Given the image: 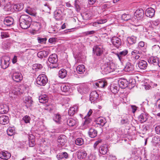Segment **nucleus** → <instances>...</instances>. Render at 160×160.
Here are the masks:
<instances>
[{"mask_svg": "<svg viewBox=\"0 0 160 160\" xmlns=\"http://www.w3.org/2000/svg\"><path fill=\"white\" fill-rule=\"evenodd\" d=\"M32 19L31 18L27 15H22L19 18V22L22 28L26 29L29 28L31 25Z\"/></svg>", "mask_w": 160, "mask_h": 160, "instance_id": "1", "label": "nucleus"}, {"mask_svg": "<svg viewBox=\"0 0 160 160\" xmlns=\"http://www.w3.org/2000/svg\"><path fill=\"white\" fill-rule=\"evenodd\" d=\"M48 60L49 62L51 63L50 65V68H56L58 67V59L57 54H53L50 55L48 58Z\"/></svg>", "mask_w": 160, "mask_h": 160, "instance_id": "2", "label": "nucleus"}, {"mask_svg": "<svg viewBox=\"0 0 160 160\" xmlns=\"http://www.w3.org/2000/svg\"><path fill=\"white\" fill-rule=\"evenodd\" d=\"M114 67L112 63L108 62L105 64L102 68V72L104 74H107L114 71Z\"/></svg>", "mask_w": 160, "mask_h": 160, "instance_id": "3", "label": "nucleus"}, {"mask_svg": "<svg viewBox=\"0 0 160 160\" xmlns=\"http://www.w3.org/2000/svg\"><path fill=\"white\" fill-rule=\"evenodd\" d=\"M48 79L46 75L43 74H40L36 79L37 84L41 86H44L47 83Z\"/></svg>", "mask_w": 160, "mask_h": 160, "instance_id": "4", "label": "nucleus"}, {"mask_svg": "<svg viewBox=\"0 0 160 160\" xmlns=\"http://www.w3.org/2000/svg\"><path fill=\"white\" fill-rule=\"evenodd\" d=\"M10 58L8 56H5L1 58L0 59L1 65L2 68L6 69L8 67L10 63Z\"/></svg>", "mask_w": 160, "mask_h": 160, "instance_id": "5", "label": "nucleus"}, {"mask_svg": "<svg viewBox=\"0 0 160 160\" xmlns=\"http://www.w3.org/2000/svg\"><path fill=\"white\" fill-rule=\"evenodd\" d=\"M93 52L94 55L100 56L103 53V48L101 46L96 45L93 47Z\"/></svg>", "mask_w": 160, "mask_h": 160, "instance_id": "6", "label": "nucleus"}, {"mask_svg": "<svg viewBox=\"0 0 160 160\" xmlns=\"http://www.w3.org/2000/svg\"><path fill=\"white\" fill-rule=\"evenodd\" d=\"M12 79L17 82H19L22 79V76L20 72L13 71L12 76Z\"/></svg>", "mask_w": 160, "mask_h": 160, "instance_id": "7", "label": "nucleus"}, {"mask_svg": "<svg viewBox=\"0 0 160 160\" xmlns=\"http://www.w3.org/2000/svg\"><path fill=\"white\" fill-rule=\"evenodd\" d=\"M121 18L124 21H129L132 24H133L132 22L135 23L137 21L135 18H133L129 14H123L122 15Z\"/></svg>", "mask_w": 160, "mask_h": 160, "instance_id": "8", "label": "nucleus"}, {"mask_svg": "<svg viewBox=\"0 0 160 160\" xmlns=\"http://www.w3.org/2000/svg\"><path fill=\"white\" fill-rule=\"evenodd\" d=\"M113 45L118 48L121 45V41L120 39L117 37H113L111 39Z\"/></svg>", "mask_w": 160, "mask_h": 160, "instance_id": "9", "label": "nucleus"}, {"mask_svg": "<svg viewBox=\"0 0 160 160\" xmlns=\"http://www.w3.org/2000/svg\"><path fill=\"white\" fill-rule=\"evenodd\" d=\"M134 16L137 20H142L144 16V12L142 9L137 10L134 14Z\"/></svg>", "mask_w": 160, "mask_h": 160, "instance_id": "10", "label": "nucleus"}, {"mask_svg": "<svg viewBox=\"0 0 160 160\" xmlns=\"http://www.w3.org/2000/svg\"><path fill=\"white\" fill-rule=\"evenodd\" d=\"M118 83L120 87L122 88L127 87L128 84V82L125 78H121L118 81Z\"/></svg>", "mask_w": 160, "mask_h": 160, "instance_id": "11", "label": "nucleus"}, {"mask_svg": "<svg viewBox=\"0 0 160 160\" xmlns=\"http://www.w3.org/2000/svg\"><path fill=\"white\" fill-rule=\"evenodd\" d=\"M78 91L81 94H83L88 92V89L86 85L82 84L78 88Z\"/></svg>", "mask_w": 160, "mask_h": 160, "instance_id": "12", "label": "nucleus"}, {"mask_svg": "<svg viewBox=\"0 0 160 160\" xmlns=\"http://www.w3.org/2000/svg\"><path fill=\"white\" fill-rule=\"evenodd\" d=\"M57 141L59 144L63 146L67 141L66 137L64 135H60L58 138Z\"/></svg>", "mask_w": 160, "mask_h": 160, "instance_id": "13", "label": "nucleus"}, {"mask_svg": "<svg viewBox=\"0 0 160 160\" xmlns=\"http://www.w3.org/2000/svg\"><path fill=\"white\" fill-rule=\"evenodd\" d=\"M99 95L96 91H94L91 92L90 95V100L91 102H94L98 98Z\"/></svg>", "mask_w": 160, "mask_h": 160, "instance_id": "14", "label": "nucleus"}, {"mask_svg": "<svg viewBox=\"0 0 160 160\" xmlns=\"http://www.w3.org/2000/svg\"><path fill=\"white\" fill-rule=\"evenodd\" d=\"M11 156L10 153L7 151H1L0 152V158L2 159H8Z\"/></svg>", "mask_w": 160, "mask_h": 160, "instance_id": "15", "label": "nucleus"}, {"mask_svg": "<svg viewBox=\"0 0 160 160\" xmlns=\"http://www.w3.org/2000/svg\"><path fill=\"white\" fill-rule=\"evenodd\" d=\"M155 12V10L153 8H150L146 9L145 14L147 17L151 18L154 15Z\"/></svg>", "mask_w": 160, "mask_h": 160, "instance_id": "16", "label": "nucleus"}, {"mask_svg": "<svg viewBox=\"0 0 160 160\" xmlns=\"http://www.w3.org/2000/svg\"><path fill=\"white\" fill-rule=\"evenodd\" d=\"M159 61L158 58L153 56L150 57L148 60V62L149 63L157 66H158Z\"/></svg>", "mask_w": 160, "mask_h": 160, "instance_id": "17", "label": "nucleus"}, {"mask_svg": "<svg viewBox=\"0 0 160 160\" xmlns=\"http://www.w3.org/2000/svg\"><path fill=\"white\" fill-rule=\"evenodd\" d=\"M62 12L60 9L56 10L54 12V17L57 20L62 19Z\"/></svg>", "mask_w": 160, "mask_h": 160, "instance_id": "18", "label": "nucleus"}, {"mask_svg": "<svg viewBox=\"0 0 160 160\" xmlns=\"http://www.w3.org/2000/svg\"><path fill=\"white\" fill-rule=\"evenodd\" d=\"M106 122V119L103 117H99L96 120V123L102 127L104 126Z\"/></svg>", "mask_w": 160, "mask_h": 160, "instance_id": "19", "label": "nucleus"}, {"mask_svg": "<svg viewBox=\"0 0 160 160\" xmlns=\"http://www.w3.org/2000/svg\"><path fill=\"white\" fill-rule=\"evenodd\" d=\"M14 22V20L12 17H7L4 19V24L7 26H9L12 25Z\"/></svg>", "mask_w": 160, "mask_h": 160, "instance_id": "20", "label": "nucleus"}, {"mask_svg": "<svg viewBox=\"0 0 160 160\" xmlns=\"http://www.w3.org/2000/svg\"><path fill=\"white\" fill-rule=\"evenodd\" d=\"M148 118L147 115L145 113L141 114L138 117V121L141 123L146 122L148 119Z\"/></svg>", "mask_w": 160, "mask_h": 160, "instance_id": "21", "label": "nucleus"}, {"mask_svg": "<svg viewBox=\"0 0 160 160\" xmlns=\"http://www.w3.org/2000/svg\"><path fill=\"white\" fill-rule=\"evenodd\" d=\"M138 65L141 69H145L147 67L148 63L145 61L141 60L139 61Z\"/></svg>", "mask_w": 160, "mask_h": 160, "instance_id": "22", "label": "nucleus"}, {"mask_svg": "<svg viewBox=\"0 0 160 160\" xmlns=\"http://www.w3.org/2000/svg\"><path fill=\"white\" fill-rule=\"evenodd\" d=\"M9 118L8 116L3 115L0 117V124L5 125L9 122Z\"/></svg>", "mask_w": 160, "mask_h": 160, "instance_id": "23", "label": "nucleus"}, {"mask_svg": "<svg viewBox=\"0 0 160 160\" xmlns=\"http://www.w3.org/2000/svg\"><path fill=\"white\" fill-rule=\"evenodd\" d=\"M33 102L32 98L31 97L28 96L25 98L24 102L26 103V106L27 108H28L32 106Z\"/></svg>", "mask_w": 160, "mask_h": 160, "instance_id": "24", "label": "nucleus"}, {"mask_svg": "<svg viewBox=\"0 0 160 160\" xmlns=\"http://www.w3.org/2000/svg\"><path fill=\"white\" fill-rule=\"evenodd\" d=\"M89 136L92 138H93L97 136V131L92 128H90L88 132Z\"/></svg>", "mask_w": 160, "mask_h": 160, "instance_id": "25", "label": "nucleus"}, {"mask_svg": "<svg viewBox=\"0 0 160 160\" xmlns=\"http://www.w3.org/2000/svg\"><path fill=\"white\" fill-rule=\"evenodd\" d=\"M128 52V51L127 50H125L122 52H120L119 53L116 54L119 59L120 61L123 60V57L126 55Z\"/></svg>", "mask_w": 160, "mask_h": 160, "instance_id": "26", "label": "nucleus"}, {"mask_svg": "<svg viewBox=\"0 0 160 160\" xmlns=\"http://www.w3.org/2000/svg\"><path fill=\"white\" fill-rule=\"evenodd\" d=\"M108 150L107 145L106 144L103 145L100 147L99 151L100 153L102 155L106 154Z\"/></svg>", "mask_w": 160, "mask_h": 160, "instance_id": "27", "label": "nucleus"}, {"mask_svg": "<svg viewBox=\"0 0 160 160\" xmlns=\"http://www.w3.org/2000/svg\"><path fill=\"white\" fill-rule=\"evenodd\" d=\"M78 107L77 105L74 106L73 107H71L68 111L69 115H73L78 111Z\"/></svg>", "mask_w": 160, "mask_h": 160, "instance_id": "28", "label": "nucleus"}, {"mask_svg": "<svg viewBox=\"0 0 160 160\" xmlns=\"http://www.w3.org/2000/svg\"><path fill=\"white\" fill-rule=\"evenodd\" d=\"M78 123L77 120L72 118L69 119L67 121V124L70 126H76Z\"/></svg>", "mask_w": 160, "mask_h": 160, "instance_id": "29", "label": "nucleus"}, {"mask_svg": "<svg viewBox=\"0 0 160 160\" xmlns=\"http://www.w3.org/2000/svg\"><path fill=\"white\" fill-rule=\"evenodd\" d=\"M126 72H132L134 70L133 66L131 63L128 62L124 68Z\"/></svg>", "mask_w": 160, "mask_h": 160, "instance_id": "30", "label": "nucleus"}, {"mask_svg": "<svg viewBox=\"0 0 160 160\" xmlns=\"http://www.w3.org/2000/svg\"><path fill=\"white\" fill-rule=\"evenodd\" d=\"M23 8V5L21 3L15 4L13 6V9L16 12L21 11Z\"/></svg>", "mask_w": 160, "mask_h": 160, "instance_id": "31", "label": "nucleus"}, {"mask_svg": "<svg viewBox=\"0 0 160 160\" xmlns=\"http://www.w3.org/2000/svg\"><path fill=\"white\" fill-rule=\"evenodd\" d=\"M48 54V52L45 51H42L38 53L37 56L39 58L42 59L47 57Z\"/></svg>", "mask_w": 160, "mask_h": 160, "instance_id": "32", "label": "nucleus"}, {"mask_svg": "<svg viewBox=\"0 0 160 160\" xmlns=\"http://www.w3.org/2000/svg\"><path fill=\"white\" fill-rule=\"evenodd\" d=\"M87 156L86 152L83 150L79 151L77 153V157L78 159H82L84 158Z\"/></svg>", "mask_w": 160, "mask_h": 160, "instance_id": "33", "label": "nucleus"}, {"mask_svg": "<svg viewBox=\"0 0 160 160\" xmlns=\"http://www.w3.org/2000/svg\"><path fill=\"white\" fill-rule=\"evenodd\" d=\"M9 108L6 105H0V113H5L8 111Z\"/></svg>", "mask_w": 160, "mask_h": 160, "instance_id": "34", "label": "nucleus"}, {"mask_svg": "<svg viewBox=\"0 0 160 160\" xmlns=\"http://www.w3.org/2000/svg\"><path fill=\"white\" fill-rule=\"evenodd\" d=\"M39 100L41 103H46L48 102V98L46 95H41L39 96Z\"/></svg>", "mask_w": 160, "mask_h": 160, "instance_id": "35", "label": "nucleus"}, {"mask_svg": "<svg viewBox=\"0 0 160 160\" xmlns=\"http://www.w3.org/2000/svg\"><path fill=\"white\" fill-rule=\"evenodd\" d=\"M107 82L104 80H100L98 82L96 83V85L98 87L103 88H104L107 85Z\"/></svg>", "mask_w": 160, "mask_h": 160, "instance_id": "36", "label": "nucleus"}, {"mask_svg": "<svg viewBox=\"0 0 160 160\" xmlns=\"http://www.w3.org/2000/svg\"><path fill=\"white\" fill-rule=\"evenodd\" d=\"M76 70L77 72L79 74L83 73L85 70L84 66L83 65H78L76 68Z\"/></svg>", "mask_w": 160, "mask_h": 160, "instance_id": "37", "label": "nucleus"}, {"mask_svg": "<svg viewBox=\"0 0 160 160\" xmlns=\"http://www.w3.org/2000/svg\"><path fill=\"white\" fill-rule=\"evenodd\" d=\"M59 76L62 78H63L67 75V71L64 69H62L59 72Z\"/></svg>", "mask_w": 160, "mask_h": 160, "instance_id": "38", "label": "nucleus"}, {"mask_svg": "<svg viewBox=\"0 0 160 160\" xmlns=\"http://www.w3.org/2000/svg\"><path fill=\"white\" fill-rule=\"evenodd\" d=\"M40 24L38 22L34 23L32 26L33 31H38L41 28Z\"/></svg>", "mask_w": 160, "mask_h": 160, "instance_id": "39", "label": "nucleus"}, {"mask_svg": "<svg viewBox=\"0 0 160 160\" xmlns=\"http://www.w3.org/2000/svg\"><path fill=\"white\" fill-rule=\"evenodd\" d=\"M136 37L132 36L130 38H128V41L130 44H132L136 43Z\"/></svg>", "mask_w": 160, "mask_h": 160, "instance_id": "40", "label": "nucleus"}, {"mask_svg": "<svg viewBox=\"0 0 160 160\" xmlns=\"http://www.w3.org/2000/svg\"><path fill=\"white\" fill-rule=\"evenodd\" d=\"M138 48L140 49H142L141 48H142V50L144 52H145L146 48L144 42L142 41L138 43Z\"/></svg>", "mask_w": 160, "mask_h": 160, "instance_id": "41", "label": "nucleus"}, {"mask_svg": "<svg viewBox=\"0 0 160 160\" xmlns=\"http://www.w3.org/2000/svg\"><path fill=\"white\" fill-rule=\"evenodd\" d=\"M61 89L62 92H67L69 91L70 87L66 85L63 84L61 87Z\"/></svg>", "mask_w": 160, "mask_h": 160, "instance_id": "42", "label": "nucleus"}, {"mask_svg": "<svg viewBox=\"0 0 160 160\" xmlns=\"http://www.w3.org/2000/svg\"><path fill=\"white\" fill-rule=\"evenodd\" d=\"M61 119V116L59 114H55L53 118V120L57 123L60 122Z\"/></svg>", "mask_w": 160, "mask_h": 160, "instance_id": "43", "label": "nucleus"}, {"mask_svg": "<svg viewBox=\"0 0 160 160\" xmlns=\"http://www.w3.org/2000/svg\"><path fill=\"white\" fill-rule=\"evenodd\" d=\"M42 68V66L39 64H34L32 67V69H35L36 71H38L39 69H41Z\"/></svg>", "mask_w": 160, "mask_h": 160, "instance_id": "44", "label": "nucleus"}, {"mask_svg": "<svg viewBox=\"0 0 160 160\" xmlns=\"http://www.w3.org/2000/svg\"><path fill=\"white\" fill-rule=\"evenodd\" d=\"M152 49L154 52H158L160 51V47L158 45H155L152 47Z\"/></svg>", "mask_w": 160, "mask_h": 160, "instance_id": "45", "label": "nucleus"}, {"mask_svg": "<svg viewBox=\"0 0 160 160\" xmlns=\"http://www.w3.org/2000/svg\"><path fill=\"white\" fill-rule=\"evenodd\" d=\"M138 49H140L138 48H137V49L133 50L131 53L132 55L133 56H134L136 54H139L140 55L142 54V52L138 50Z\"/></svg>", "mask_w": 160, "mask_h": 160, "instance_id": "46", "label": "nucleus"}, {"mask_svg": "<svg viewBox=\"0 0 160 160\" xmlns=\"http://www.w3.org/2000/svg\"><path fill=\"white\" fill-rule=\"evenodd\" d=\"M83 139L81 138H78L75 141V143L78 145H81L83 143Z\"/></svg>", "mask_w": 160, "mask_h": 160, "instance_id": "47", "label": "nucleus"}, {"mask_svg": "<svg viewBox=\"0 0 160 160\" xmlns=\"http://www.w3.org/2000/svg\"><path fill=\"white\" fill-rule=\"evenodd\" d=\"M7 134L10 136H12L14 133V131L13 129L11 128H8L7 129Z\"/></svg>", "mask_w": 160, "mask_h": 160, "instance_id": "48", "label": "nucleus"}, {"mask_svg": "<svg viewBox=\"0 0 160 160\" xmlns=\"http://www.w3.org/2000/svg\"><path fill=\"white\" fill-rule=\"evenodd\" d=\"M84 125L88 126L91 122V119L90 118H85Z\"/></svg>", "mask_w": 160, "mask_h": 160, "instance_id": "49", "label": "nucleus"}, {"mask_svg": "<svg viewBox=\"0 0 160 160\" xmlns=\"http://www.w3.org/2000/svg\"><path fill=\"white\" fill-rule=\"evenodd\" d=\"M38 42L41 43H45L46 42L47 39L46 38H41L39 37L38 38Z\"/></svg>", "mask_w": 160, "mask_h": 160, "instance_id": "50", "label": "nucleus"}, {"mask_svg": "<svg viewBox=\"0 0 160 160\" xmlns=\"http://www.w3.org/2000/svg\"><path fill=\"white\" fill-rule=\"evenodd\" d=\"M110 89L112 92L114 93H117L118 91V88L116 86H111Z\"/></svg>", "mask_w": 160, "mask_h": 160, "instance_id": "51", "label": "nucleus"}, {"mask_svg": "<svg viewBox=\"0 0 160 160\" xmlns=\"http://www.w3.org/2000/svg\"><path fill=\"white\" fill-rule=\"evenodd\" d=\"M4 9L5 11H11L12 8L10 5L8 4L4 7Z\"/></svg>", "mask_w": 160, "mask_h": 160, "instance_id": "52", "label": "nucleus"}, {"mask_svg": "<svg viewBox=\"0 0 160 160\" xmlns=\"http://www.w3.org/2000/svg\"><path fill=\"white\" fill-rule=\"evenodd\" d=\"M22 120L24 121L25 122L28 123L29 122L30 118L28 116L26 115L23 118Z\"/></svg>", "mask_w": 160, "mask_h": 160, "instance_id": "53", "label": "nucleus"}, {"mask_svg": "<svg viewBox=\"0 0 160 160\" xmlns=\"http://www.w3.org/2000/svg\"><path fill=\"white\" fill-rule=\"evenodd\" d=\"M35 141L34 140H29V145L30 147H33L35 145Z\"/></svg>", "mask_w": 160, "mask_h": 160, "instance_id": "54", "label": "nucleus"}, {"mask_svg": "<svg viewBox=\"0 0 160 160\" xmlns=\"http://www.w3.org/2000/svg\"><path fill=\"white\" fill-rule=\"evenodd\" d=\"M8 34L7 32H2L1 34V37L2 38H7L9 37Z\"/></svg>", "mask_w": 160, "mask_h": 160, "instance_id": "55", "label": "nucleus"}, {"mask_svg": "<svg viewBox=\"0 0 160 160\" xmlns=\"http://www.w3.org/2000/svg\"><path fill=\"white\" fill-rule=\"evenodd\" d=\"M45 6V9L46 10H47V12H48V10H50L51 9V7L50 6L49 4L48 3H46L44 4Z\"/></svg>", "mask_w": 160, "mask_h": 160, "instance_id": "56", "label": "nucleus"}, {"mask_svg": "<svg viewBox=\"0 0 160 160\" xmlns=\"http://www.w3.org/2000/svg\"><path fill=\"white\" fill-rule=\"evenodd\" d=\"M155 130L157 133L160 134V126H158L156 127Z\"/></svg>", "mask_w": 160, "mask_h": 160, "instance_id": "57", "label": "nucleus"}, {"mask_svg": "<svg viewBox=\"0 0 160 160\" xmlns=\"http://www.w3.org/2000/svg\"><path fill=\"white\" fill-rule=\"evenodd\" d=\"M92 110L91 109L88 112V113L87 115L84 117V119H85V118H89V117L92 113Z\"/></svg>", "mask_w": 160, "mask_h": 160, "instance_id": "58", "label": "nucleus"}, {"mask_svg": "<svg viewBox=\"0 0 160 160\" xmlns=\"http://www.w3.org/2000/svg\"><path fill=\"white\" fill-rule=\"evenodd\" d=\"M102 142V140L101 139L95 142L94 144L93 147L95 149L96 148L97 146L98 145L99 143H101Z\"/></svg>", "mask_w": 160, "mask_h": 160, "instance_id": "59", "label": "nucleus"}, {"mask_svg": "<svg viewBox=\"0 0 160 160\" xmlns=\"http://www.w3.org/2000/svg\"><path fill=\"white\" fill-rule=\"evenodd\" d=\"M83 15L86 18V19H89L91 17L90 14L89 13H85L83 14Z\"/></svg>", "mask_w": 160, "mask_h": 160, "instance_id": "60", "label": "nucleus"}, {"mask_svg": "<svg viewBox=\"0 0 160 160\" xmlns=\"http://www.w3.org/2000/svg\"><path fill=\"white\" fill-rule=\"evenodd\" d=\"M57 158L58 160L62 159L63 158L62 153H58L57 155Z\"/></svg>", "mask_w": 160, "mask_h": 160, "instance_id": "61", "label": "nucleus"}, {"mask_svg": "<svg viewBox=\"0 0 160 160\" xmlns=\"http://www.w3.org/2000/svg\"><path fill=\"white\" fill-rule=\"evenodd\" d=\"M117 158L115 156L110 155L108 157V160H116Z\"/></svg>", "mask_w": 160, "mask_h": 160, "instance_id": "62", "label": "nucleus"}, {"mask_svg": "<svg viewBox=\"0 0 160 160\" xmlns=\"http://www.w3.org/2000/svg\"><path fill=\"white\" fill-rule=\"evenodd\" d=\"M39 24H40L41 27L45 26L46 25V23L43 20L40 21V22H38Z\"/></svg>", "mask_w": 160, "mask_h": 160, "instance_id": "63", "label": "nucleus"}, {"mask_svg": "<svg viewBox=\"0 0 160 160\" xmlns=\"http://www.w3.org/2000/svg\"><path fill=\"white\" fill-rule=\"evenodd\" d=\"M62 153L63 158L67 159L68 157V155L67 152H63Z\"/></svg>", "mask_w": 160, "mask_h": 160, "instance_id": "64", "label": "nucleus"}]
</instances>
